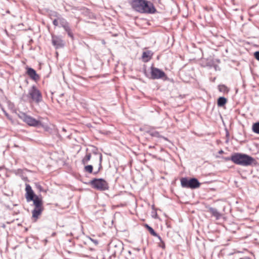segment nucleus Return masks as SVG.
I'll list each match as a JSON object with an SVG mask.
<instances>
[{
  "label": "nucleus",
  "mask_w": 259,
  "mask_h": 259,
  "mask_svg": "<svg viewBox=\"0 0 259 259\" xmlns=\"http://www.w3.org/2000/svg\"><path fill=\"white\" fill-rule=\"evenodd\" d=\"M51 18H52L53 17H56V18H59V14L58 13H57V12H52L51 14Z\"/></svg>",
  "instance_id": "22"
},
{
  "label": "nucleus",
  "mask_w": 259,
  "mask_h": 259,
  "mask_svg": "<svg viewBox=\"0 0 259 259\" xmlns=\"http://www.w3.org/2000/svg\"><path fill=\"white\" fill-rule=\"evenodd\" d=\"M28 96L32 101L39 103L42 101V95L41 92L35 87L33 86L29 90Z\"/></svg>",
  "instance_id": "6"
},
{
  "label": "nucleus",
  "mask_w": 259,
  "mask_h": 259,
  "mask_svg": "<svg viewBox=\"0 0 259 259\" xmlns=\"http://www.w3.org/2000/svg\"><path fill=\"white\" fill-rule=\"evenodd\" d=\"M151 75L152 79H160L166 77L165 73L161 70L154 67H151Z\"/></svg>",
  "instance_id": "8"
},
{
  "label": "nucleus",
  "mask_w": 259,
  "mask_h": 259,
  "mask_svg": "<svg viewBox=\"0 0 259 259\" xmlns=\"http://www.w3.org/2000/svg\"><path fill=\"white\" fill-rule=\"evenodd\" d=\"M227 99L225 97H220L218 99V105L220 107L224 106L227 103Z\"/></svg>",
  "instance_id": "16"
},
{
  "label": "nucleus",
  "mask_w": 259,
  "mask_h": 259,
  "mask_svg": "<svg viewBox=\"0 0 259 259\" xmlns=\"http://www.w3.org/2000/svg\"><path fill=\"white\" fill-rule=\"evenodd\" d=\"M152 1H153L154 2H155L154 0H152Z\"/></svg>",
  "instance_id": "28"
},
{
  "label": "nucleus",
  "mask_w": 259,
  "mask_h": 259,
  "mask_svg": "<svg viewBox=\"0 0 259 259\" xmlns=\"http://www.w3.org/2000/svg\"><path fill=\"white\" fill-rule=\"evenodd\" d=\"M61 26L64 29V30L66 31L69 36L73 38V34L71 31V30L69 27V24L66 21L61 22Z\"/></svg>",
  "instance_id": "13"
},
{
  "label": "nucleus",
  "mask_w": 259,
  "mask_h": 259,
  "mask_svg": "<svg viewBox=\"0 0 259 259\" xmlns=\"http://www.w3.org/2000/svg\"><path fill=\"white\" fill-rule=\"evenodd\" d=\"M53 24L55 26H58V21L57 19H55L53 21Z\"/></svg>",
  "instance_id": "23"
},
{
  "label": "nucleus",
  "mask_w": 259,
  "mask_h": 259,
  "mask_svg": "<svg viewBox=\"0 0 259 259\" xmlns=\"http://www.w3.org/2000/svg\"><path fill=\"white\" fill-rule=\"evenodd\" d=\"M25 191V198L27 202L33 201L34 202L35 198L38 197L35 195L31 187L29 184H26Z\"/></svg>",
  "instance_id": "9"
},
{
  "label": "nucleus",
  "mask_w": 259,
  "mask_h": 259,
  "mask_svg": "<svg viewBox=\"0 0 259 259\" xmlns=\"http://www.w3.org/2000/svg\"><path fill=\"white\" fill-rule=\"evenodd\" d=\"M91 158V153H87L86 155L82 158L81 162L83 165H85L90 160Z\"/></svg>",
  "instance_id": "18"
},
{
  "label": "nucleus",
  "mask_w": 259,
  "mask_h": 259,
  "mask_svg": "<svg viewBox=\"0 0 259 259\" xmlns=\"http://www.w3.org/2000/svg\"><path fill=\"white\" fill-rule=\"evenodd\" d=\"M20 118L29 126L36 127L41 125V122L40 121L37 120L30 116L27 115L25 113H22L20 116Z\"/></svg>",
  "instance_id": "7"
},
{
  "label": "nucleus",
  "mask_w": 259,
  "mask_h": 259,
  "mask_svg": "<svg viewBox=\"0 0 259 259\" xmlns=\"http://www.w3.org/2000/svg\"><path fill=\"white\" fill-rule=\"evenodd\" d=\"M181 184L183 187L195 189L199 188L200 186V183L195 178H192L188 179L186 178H182L181 179Z\"/></svg>",
  "instance_id": "5"
},
{
  "label": "nucleus",
  "mask_w": 259,
  "mask_h": 259,
  "mask_svg": "<svg viewBox=\"0 0 259 259\" xmlns=\"http://www.w3.org/2000/svg\"><path fill=\"white\" fill-rule=\"evenodd\" d=\"M159 133H158L157 132H155L153 133V134H152V136H157V137L159 136Z\"/></svg>",
  "instance_id": "25"
},
{
  "label": "nucleus",
  "mask_w": 259,
  "mask_h": 259,
  "mask_svg": "<svg viewBox=\"0 0 259 259\" xmlns=\"http://www.w3.org/2000/svg\"><path fill=\"white\" fill-rule=\"evenodd\" d=\"M220 153H223V151H221L220 152Z\"/></svg>",
  "instance_id": "27"
},
{
  "label": "nucleus",
  "mask_w": 259,
  "mask_h": 259,
  "mask_svg": "<svg viewBox=\"0 0 259 259\" xmlns=\"http://www.w3.org/2000/svg\"><path fill=\"white\" fill-rule=\"evenodd\" d=\"M208 211L214 217H215L217 219H218L220 217V213L218 211V210L213 208H209L208 209Z\"/></svg>",
  "instance_id": "15"
},
{
  "label": "nucleus",
  "mask_w": 259,
  "mask_h": 259,
  "mask_svg": "<svg viewBox=\"0 0 259 259\" xmlns=\"http://www.w3.org/2000/svg\"><path fill=\"white\" fill-rule=\"evenodd\" d=\"M52 44L56 49L60 48L64 46L63 41L57 36H52Z\"/></svg>",
  "instance_id": "11"
},
{
  "label": "nucleus",
  "mask_w": 259,
  "mask_h": 259,
  "mask_svg": "<svg viewBox=\"0 0 259 259\" xmlns=\"http://www.w3.org/2000/svg\"><path fill=\"white\" fill-rule=\"evenodd\" d=\"M93 167L92 165H88L84 167V171L90 174L92 173Z\"/></svg>",
  "instance_id": "20"
},
{
  "label": "nucleus",
  "mask_w": 259,
  "mask_h": 259,
  "mask_svg": "<svg viewBox=\"0 0 259 259\" xmlns=\"http://www.w3.org/2000/svg\"><path fill=\"white\" fill-rule=\"evenodd\" d=\"M33 204L34 208L32 211V219L34 222H36L44 209L41 198L36 197L34 200Z\"/></svg>",
  "instance_id": "3"
},
{
  "label": "nucleus",
  "mask_w": 259,
  "mask_h": 259,
  "mask_svg": "<svg viewBox=\"0 0 259 259\" xmlns=\"http://www.w3.org/2000/svg\"><path fill=\"white\" fill-rule=\"evenodd\" d=\"M226 160H231L234 163L243 166L256 164V161L253 157L244 154L235 153Z\"/></svg>",
  "instance_id": "2"
},
{
  "label": "nucleus",
  "mask_w": 259,
  "mask_h": 259,
  "mask_svg": "<svg viewBox=\"0 0 259 259\" xmlns=\"http://www.w3.org/2000/svg\"><path fill=\"white\" fill-rule=\"evenodd\" d=\"M145 227L148 230V231L150 232V233L155 237H157L158 239L161 240V238L160 236H159L155 231L154 230L151 228L150 226H149L147 224H145L144 225Z\"/></svg>",
  "instance_id": "14"
},
{
  "label": "nucleus",
  "mask_w": 259,
  "mask_h": 259,
  "mask_svg": "<svg viewBox=\"0 0 259 259\" xmlns=\"http://www.w3.org/2000/svg\"><path fill=\"white\" fill-rule=\"evenodd\" d=\"M157 2H158V3L160 4L161 3V0H157Z\"/></svg>",
  "instance_id": "26"
},
{
  "label": "nucleus",
  "mask_w": 259,
  "mask_h": 259,
  "mask_svg": "<svg viewBox=\"0 0 259 259\" xmlns=\"http://www.w3.org/2000/svg\"><path fill=\"white\" fill-rule=\"evenodd\" d=\"M130 4L133 10L140 13L155 14L157 12L153 3L147 0H132Z\"/></svg>",
  "instance_id": "1"
},
{
  "label": "nucleus",
  "mask_w": 259,
  "mask_h": 259,
  "mask_svg": "<svg viewBox=\"0 0 259 259\" xmlns=\"http://www.w3.org/2000/svg\"><path fill=\"white\" fill-rule=\"evenodd\" d=\"M254 55L256 59L259 61V52H255Z\"/></svg>",
  "instance_id": "24"
},
{
  "label": "nucleus",
  "mask_w": 259,
  "mask_h": 259,
  "mask_svg": "<svg viewBox=\"0 0 259 259\" xmlns=\"http://www.w3.org/2000/svg\"><path fill=\"white\" fill-rule=\"evenodd\" d=\"M218 89L220 92L228 93L229 91L228 88L225 85L222 84L218 86Z\"/></svg>",
  "instance_id": "17"
},
{
  "label": "nucleus",
  "mask_w": 259,
  "mask_h": 259,
  "mask_svg": "<svg viewBox=\"0 0 259 259\" xmlns=\"http://www.w3.org/2000/svg\"><path fill=\"white\" fill-rule=\"evenodd\" d=\"M153 53L151 51L147 50L144 51L142 55V60L143 62H149L152 58Z\"/></svg>",
  "instance_id": "10"
},
{
  "label": "nucleus",
  "mask_w": 259,
  "mask_h": 259,
  "mask_svg": "<svg viewBox=\"0 0 259 259\" xmlns=\"http://www.w3.org/2000/svg\"><path fill=\"white\" fill-rule=\"evenodd\" d=\"M252 131L254 133L259 134V122H256L252 125Z\"/></svg>",
  "instance_id": "19"
},
{
  "label": "nucleus",
  "mask_w": 259,
  "mask_h": 259,
  "mask_svg": "<svg viewBox=\"0 0 259 259\" xmlns=\"http://www.w3.org/2000/svg\"><path fill=\"white\" fill-rule=\"evenodd\" d=\"M102 154H100L99 156V167H98V171H99L102 168Z\"/></svg>",
  "instance_id": "21"
},
{
  "label": "nucleus",
  "mask_w": 259,
  "mask_h": 259,
  "mask_svg": "<svg viewBox=\"0 0 259 259\" xmlns=\"http://www.w3.org/2000/svg\"><path fill=\"white\" fill-rule=\"evenodd\" d=\"M27 74L33 80L36 81L39 79V75L36 73L35 70L31 68L27 67Z\"/></svg>",
  "instance_id": "12"
},
{
  "label": "nucleus",
  "mask_w": 259,
  "mask_h": 259,
  "mask_svg": "<svg viewBox=\"0 0 259 259\" xmlns=\"http://www.w3.org/2000/svg\"><path fill=\"white\" fill-rule=\"evenodd\" d=\"M92 188L100 191H105L109 188L108 183L103 179H94L90 182Z\"/></svg>",
  "instance_id": "4"
}]
</instances>
